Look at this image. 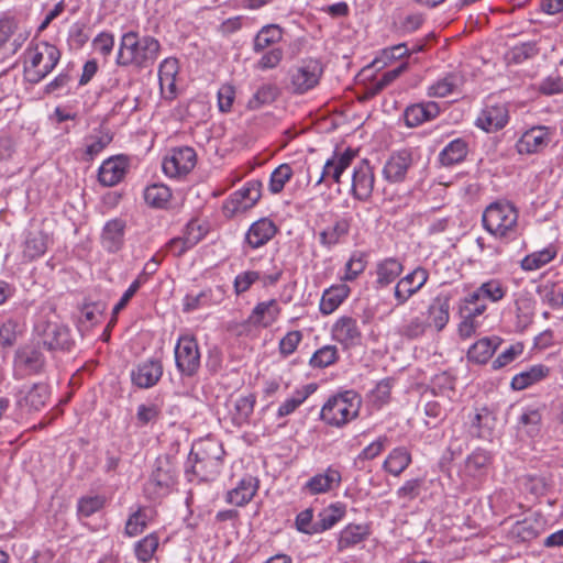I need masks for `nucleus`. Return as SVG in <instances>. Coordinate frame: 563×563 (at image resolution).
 Listing matches in <instances>:
<instances>
[{
  "label": "nucleus",
  "instance_id": "5701e85b",
  "mask_svg": "<svg viewBox=\"0 0 563 563\" xmlns=\"http://www.w3.org/2000/svg\"><path fill=\"white\" fill-rule=\"evenodd\" d=\"M507 122L508 111L504 106L486 107L476 119V125L486 132L498 131Z\"/></svg>",
  "mask_w": 563,
  "mask_h": 563
},
{
  "label": "nucleus",
  "instance_id": "13d9d810",
  "mask_svg": "<svg viewBox=\"0 0 563 563\" xmlns=\"http://www.w3.org/2000/svg\"><path fill=\"white\" fill-rule=\"evenodd\" d=\"M158 548V537L151 533L135 544V555L141 562H148Z\"/></svg>",
  "mask_w": 563,
  "mask_h": 563
},
{
  "label": "nucleus",
  "instance_id": "3c124183",
  "mask_svg": "<svg viewBox=\"0 0 563 563\" xmlns=\"http://www.w3.org/2000/svg\"><path fill=\"white\" fill-rule=\"evenodd\" d=\"M292 168L289 164H282L273 170L269 178L268 189L272 194H279L287 181L292 177Z\"/></svg>",
  "mask_w": 563,
  "mask_h": 563
},
{
  "label": "nucleus",
  "instance_id": "dca6fc26",
  "mask_svg": "<svg viewBox=\"0 0 563 563\" xmlns=\"http://www.w3.org/2000/svg\"><path fill=\"white\" fill-rule=\"evenodd\" d=\"M412 162L411 153L406 150L391 154L383 167L384 178L391 184L404 181Z\"/></svg>",
  "mask_w": 563,
  "mask_h": 563
},
{
  "label": "nucleus",
  "instance_id": "4c0bfd02",
  "mask_svg": "<svg viewBox=\"0 0 563 563\" xmlns=\"http://www.w3.org/2000/svg\"><path fill=\"white\" fill-rule=\"evenodd\" d=\"M402 265L395 258H386L377 264V280L380 287L391 284L401 274Z\"/></svg>",
  "mask_w": 563,
  "mask_h": 563
},
{
  "label": "nucleus",
  "instance_id": "603ef678",
  "mask_svg": "<svg viewBox=\"0 0 563 563\" xmlns=\"http://www.w3.org/2000/svg\"><path fill=\"white\" fill-rule=\"evenodd\" d=\"M409 48L406 43H400L391 47L384 48L380 55L373 60V66L382 68L390 64L391 62L407 56Z\"/></svg>",
  "mask_w": 563,
  "mask_h": 563
},
{
  "label": "nucleus",
  "instance_id": "774afa93",
  "mask_svg": "<svg viewBox=\"0 0 563 563\" xmlns=\"http://www.w3.org/2000/svg\"><path fill=\"white\" fill-rule=\"evenodd\" d=\"M366 267V261L362 254H353L345 264L344 280H354Z\"/></svg>",
  "mask_w": 563,
  "mask_h": 563
},
{
  "label": "nucleus",
  "instance_id": "79ce46f5",
  "mask_svg": "<svg viewBox=\"0 0 563 563\" xmlns=\"http://www.w3.org/2000/svg\"><path fill=\"white\" fill-rule=\"evenodd\" d=\"M316 389L317 386L314 384H308L301 389L296 390L290 398L279 406L277 416L282 418L292 413Z\"/></svg>",
  "mask_w": 563,
  "mask_h": 563
},
{
  "label": "nucleus",
  "instance_id": "473e14b6",
  "mask_svg": "<svg viewBox=\"0 0 563 563\" xmlns=\"http://www.w3.org/2000/svg\"><path fill=\"white\" fill-rule=\"evenodd\" d=\"M355 156L356 152L347 148L343 153H334L333 156L327 161V167L331 172L330 176L333 181L340 184L341 175L352 164Z\"/></svg>",
  "mask_w": 563,
  "mask_h": 563
},
{
  "label": "nucleus",
  "instance_id": "2eb2a0df",
  "mask_svg": "<svg viewBox=\"0 0 563 563\" xmlns=\"http://www.w3.org/2000/svg\"><path fill=\"white\" fill-rule=\"evenodd\" d=\"M375 176L367 159H363L353 170L352 192L358 200H366L374 189Z\"/></svg>",
  "mask_w": 563,
  "mask_h": 563
},
{
  "label": "nucleus",
  "instance_id": "f03ea898",
  "mask_svg": "<svg viewBox=\"0 0 563 563\" xmlns=\"http://www.w3.org/2000/svg\"><path fill=\"white\" fill-rule=\"evenodd\" d=\"M362 399L354 390L331 396L322 406L320 419L331 427L342 428L358 416Z\"/></svg>",
  "mask_w": 563,
  "mask_h": 563
},
{
  "label": "nucleus",
  "instance_id": "423d86ee",
  "mask_svg": "<svg viewBox=\"0 0 563 563\" xmlns=\"http://www.w3.org/2000/svg\"><path fill=\"white\" fill-rule=\"evenodd\" d=\"M176 482V471L168 455L155 460L154 470L145 485V493L150 498L166 495Z\"/></svg>",
  "mask_w": 563,
  "mask_h": 563
},
{
  "label": "nucleus",
  "instance_id": "ddd939ff",
  "mask_svg": "<svg viewBox=\"0 0 563 563\" xmlns=\"http://www.w3.org/2000/svg\"><path fill=\"white\" fill-rule=\"evenodd\" d=\"M41 344H26L15 352L14 364L27 374L41 373L45 366V357Z\"/></svg>",
  "mask_w": 563,
  "mask_h": 563
},
{
  "label": "nucleus",
  "instance_id": "f704fd0d",
  "mask_svg": "<svg viewBox=\"0 0 563 563\" xmlns=\"http://www.w3.org/2000/svg\"><path fill=\"white\" fill-rule=\"evenodd\" d=\"M345 515L344 505L336 503L322 509L318 515V527L314 531L324 532L336 525Z\"/></svg>",
  "mask_w": 563,
  "mask_h": 563
},
{
  "label": "nucleus",
  "instance_id": "ea45409f",
  "mask_svg": "<svg viewBox=\"0 0 563 563\" xmlns=\"http://www.w3.org/2000/svg\"><path fill=\"white\" fill-rule=\"evenodd\" d=\"M111 141L112 134L109 131H98L87 136L84 159L87 162L92 161Z\"/></svg>",
  "mask_w": 563,
  "mask_h": 563
},
{
  "label": "nucleus",
  "instance_id": "49530a36",
  "mask_svg": "<svg viewBox=\"0 0 563 563\" xmlns=\"http://www.w3.org/2000/svg\"><path fill=\"white\" fill-rule=\"evenodd\" d=\"M282 40V29L277 25H266L256 34L254 38V51L260 53L268 46Z\"/></svg>",
  "mask_w": 563,
  "mask_h": 563
},
{
  "label": "nucleus",
  "instance_id": "69168bd1",
  "mask_svg": "<svg viewBox=\"0 0 563 563\" xmlns=\"http://www.w3.org/2000/svg\"><path fill=\"white\" fill-rule=\"evenodd\" d=\"M146 528V520H145V514L142 509L136 510L133 512L126 523L124 532L129 537H135L144 531Z\"/></svg>",
  "mask_w": 563,
  "mask_h": 563
},
{
  "label": "nucleus",
  "instance_id": "4be33fe9",
  "mask_svg": "<svg viewBox=\"0 0 563 563\" xmlns=\"http://www.w3.org/2000/svg\"><path fill=\"white\" fill-rule=\"evenodd\" d=\"M342 481L339 470L329 466L324 473L312 476L305 485L311 495L324 494L338 487Z\"/></svg>",
  "mask_w": 563,
  "mask_h": 563
},
{
  "label": "nucleus",
  "instance_id": "0e129e2a",
  "mask_svg": "<svg viewBox=\"0 0 563 563\" xmlns=\"http://www.w3.org/2000/svg\"><path fill=\"white\" fill-rule=\"evenodd\" d=\"M422 485V478H413L406 481L404 485L397 489L396 495L400 499H405L408 501L413 500L419 496Z\"/></svg>",
  "mask_w": 563,
  "mask_h": 563
},
{
  "label": "nucleus",
  "instance_id": "bf43d9fd",
  "mask_svg": "<svg viewBox=\"0 0 563 563\" xmlns=\"http://www.w3.org/2000/svg\"><path fill=\"white\" fill-rule=\"evenodd\" d=\"M542 415L538 409H529L519 418V426L526 429L529 437H536L540 432Z\"/></svg>",
  "mask_w": 563,
  "mask_h": 563
},
{
  "label": "nucleus",
  "instance_id": "0eeeda50",
  "mask_svg": "<svg viewBox=\"0 0 563 563\" xmlns=\"http://www.w3.org/2000/svg\"><path fill=\"white\" fill-rule=\"evenodd\" d=\"M176 367L183 376H195L200 367V351L194 336H179L175 350Z\"/></svg>",
  "mask_w": 563,
  "mask_h": 563
},
{
  "label": "nucleus",
  "instance_id": "6e6d98bb",
  "mask_svg": "<svg viewBox=\"0 0 563 563\" xmlns=\"http://www.w3.org/2000/svg\"><path fill=\"white\" fill-rule=\"evenodd\" d=\"M278 95V89L274 85H263L253 95V97L249 100L247 107L250 109H258L263 104L273 102Z\"/></svg>",
  "mask_w": 563,
  "mask_h": 563
},
{
  "label": "nucleus",
  "instance_id": "6e6552de",
  "mask_svg": "<svg viewBox=\"0 0 563 563\" xmlns=\"http://www.w3.org/2000/svg\"><path fill=\"white\" fill-rule=\"evenodd\" d=\"M262 181L254 179L233 192L223 203L224 216L231 218L238 212H244L255 206L262 197Z\"/></svg>",
  "mask_w": 563,
  "mask_h": 563
},
{
  "label": "nucleus",
  "instance_id": "a19ab883",
  "mask_svg": "<svg viewBox=\"0 0 563 563\" xmlns=\"http://www.w3.org/2000/svg\"><path fill=\"white\" fill-rule=\"evenodd\" d=\"M162 416V404L147 401L140 404L136 408V426L142 428L147 424H155Z\"/></svg>",
  "mask_w": 563,
  "mask_h": 563
},
{
  "label": "nucleus",
  "instance_id": "37998d69",
  "mask_svg": "<svg viewBox=\"0 0 563 563\" xmlns=\"http://www.w3.org/2000/svg\"><path fill=\"white\" fill-rule=\"evenodd\" d=\"M347 292L345 286L332 287L325 290L320 301V311L323 314L332 313L347 297Z\"/></svg>",
  "mask_w": 563,
  "mask_h": 563
},
{
  "label": "nucleus",
  "instance_id": "c756f323",
  "mask_svg": "<svg viewBox=\"0 0 563 563\" xmlns=\"http://www.w3.org/2000/svg\"><path fill=\"white\" fill-rule=\"evenodd\" d=\"M411 454L405 446L391 450L386 457L383 468L389 474L398 477L410 465Z\"/></svg>",
  "mask_w": 563,
  "mask_h": 563
},
{
  "label": "nucleus",
  "instance_id": "a211bd4d",
  "mask_svg": "<svg viewBox=\"0 0 563 563\" xmlns=\"http://www.w3.org/2000/svg\"><path fill=\"white\" fill-rule=\"evenodd\" d=\"M550 142V133L545 126H534L526 131L516 144L519 154H534L541 152Z\"/></svg>",
  "mask_w": 563,
  "mask_h": 563
},
{
  "label": "nucleus",
  "instance_id": "de8ad7c7",
  "mask_svg": "<svg viewBox=\"0 0 563 563\" xmlns=\"http://www.w3.org/2000/svg\"><path fill=\"white\" fill-rule=\"evenodd\" d=\"M338 360V347L335 345H324L312 354L309 364L313 368H324L334 364Z\"/></svg>",
  "mask_w": 563,
  "mask_h": 563
},
{
  "label": "nucleus",
  "instance_id": "680f3d73",
  "mask_svg": "<svg viewBox=\"0 0 563 563\" xmlns=\"http://www.w3.org/2000/svg\"><path fill=\"white\" fill-rule=\"evenodd\" d=\"M19 29V22L14 16L3 15L0 19V51L10 42Z\"/></svg>",
  "mask_w": 563,
  "mask_h": 563
},
{
  "label": "nucleus",
  "instance_id": "b1692460",
  "mask_svg": "<svg viewBox=\"0 0 563 563\" xmlns=\"http://www.w3.org/2000/svg\"><path fill=\"white\" fill-rule=\"evenodd\" d=\"M439 113L440 108L438 103L433 101L411 104L405 110V123L409 128H415L422 124L423 122L434 119Z\"/></svg>",
  "mask_w": 563,
  "mask_h": 563
},
{
  "label": "nucleus",
  "instance_id": "a18cd8bd",
  "mask_svg": "<svg viewBox=\"0 0 563 563\" xmlns=\"http://www.w3.org/2000/svg\"><path fill=\"white\" fill-rule=\"evenodd\" d=\"M256 397L253 394L241 396L234 400V411H232L233 422L241 426L247 422L253 413Z\"/></svg>",
  "mask_w": 563,
  "mask_h": 563
},
{
  "label": "nucleus",
  "instance_id": "cd10ccee",
  "mask_svg": "<svg viewBox=\"0 0 563 563\" xmlns=\"http://www.w3.org/2000/svg\"><path fill=\"white\" fill-rule=\"evenodd\" d=\"M496 418L487 408L478 410L471 421V433L479 439L488 440L493 435Z\"/></svg>",
  "mask_w": 563,
  "mask_h": 563
},
{
  "label": "nucleus",
  "instance_id": "9d476101",
  "mask_svg": "<svg viewBox=\"0 0 563 563\" xmlns=\"http://www.w3.org/2000/svg\"><path fill=\"white\" fill-rule=\"evenodd\" d=\"M197 155L194 148L183 146L173 148L164 158L162 168L166 176L175 178L187 175L196 165Z\"/></svg>",
  "mask_w": 563,
  "mask_h": 563
},
{
  "label": "nucleus",
  "instance_id": "4468645a",
  "mask_svg": "<svg viewBox=\"0 0 563 563\" xmlns=\"http://www.w3.org/2000/svg\"><path fill=\"white\" fill-rule=\"evenodd\" d=\"M49 398L48 386L37 383L27 389H21L16 398V405L21 410L26 412L40 411L45 407Z\"/></svg>",
  "mask_w": 563,
  "mask_h": 563
},
{
  "label": "nucleus",
  "instance_id": "c03bdc74",
  "mask_svg": "<svg viewBox=\"0 0 563 563\" xmlns=\"http://www.w3.org/2000/svg\"><path fill=\"white\" fill-rule=\"evenodd\" d=\"M555 255V249H541L525 256L520 262V266L523 271H537L550 263Z\"/></svg>",
  "mask_w": 563,
  "mask_h": 563
},
{
  "label": "nucleus",
  "instance_id": "9b49d317",
  "mask_svg": "<svg viewBox=\"0 0 563 563\" xmlns=\"http://www.w3.org/2000/svg\"><path fill=\"white\" fill-rule=\"evenodd\" d=\"M323 73L322 65L317 59H309L302 63L291 74V88L296 93H303L316 87Z\"/></svg>",
  "mask_w": 563,
  "mask_h": 563
},
{
  "label": "nucleus",
  "instance_id": "4d7b16f0",
  "mask_svg": "<svg viewBox=\"0 0 563 563\" xmlns=\"http://www.w3.org/2000/svg\"><path fill=\"white\" fill-rule=\"evenodd\" d=\"M207 233L208 229L202 223L198 220H191L187 223L180 240L185 246H194L198 244Z\"/></svg>",
  "mask_w": 563,
  "mask_h": 563
},
{
  "label": "nucleus",
  "instance_id": "393cba45",
  "mask_svg": "<svg viewBox=\"0 0 563 563\" xmlns=\"http://www.w3.org/2000/svg\"><path fill=\"white\" fill-rule=\"evenodd\" d=\"M126 163L122 156L106 159L98 172L99 181L107 187L115 186L125 174Z\"/></svg>",
  "mask_w": 563,
  "mask_h": 563
},
{
  "label": "nucleus",
  "instance_id": "58836bf2",
  "mask_svg": "<svg viewBox=\"0 0 563 563\" xmlns=\"http://www.w3.org/2000/svg\"><path fill=\"white\" fill-rule=\"evenodd\" d=\"M467 154V145L463 140L450 142L440 153L439 161L443 166H451L462 162Z\"/></svg>",
  "mask_w": 563,
  "mask_h": 563
},
{
  "label": "nucleus",
  "instance_id": "8fccbe9b",
  "mask_svg": "<svg viewBox=\"0 0 563 563\" xmlns=\"http://www.w3.org/2000/svg\"><path fill=\"white\" fill-rule=\"evenodd\" d=\"M427 328V322L421 317L416 316L398 328V334L407 340H416L426 333Z\"/></svg>",
  "mask_w": 563,
  "mask_h": 563
},
{
  "label": "nucleus",
  "instance_id": "e2e57ef3",
  "mask_svg": "<svg viewBox=\"0 0 563 563\" xmlns=\"http://www.w3.org/2000/svg\"><path fill=\"white\" fill-rule=\"evenodd\" d=\"M20 333V325L14 320H7L1 327H0V343L3 347H10L12 346L16 339L18 334Z\"/></svg>",
  "mask_w": 563,
  "mask_h": 563
},
{
  "label": "nucleus",
  "instance_id": "5fc2aeb1",
  "mask_svg": "<svg viewBox=\"0 0 563 563\" xmlns=\"http://www.w3.org/2000/svg\"><path fill=\"white\" fill-rule=\"evenodd\" d=\"M106 498L101 495L82 496L77 504V511L81 517H90L104 507Z\"/></svg>",
  "mask_w": 563,
  "mask_h": 563
},
{
  "label": "nucleus",
  "instance_id": "7ed1b4c3",
  "mask_svg": "<svg viewBox=\"0 0 563 563\" xmlns=\"http://www.w3.org/2000/svg\"><path fill=\"white\" fill-rule=\"evenodd\" d=\"M24 55V77L31 84L44 79L60 59L59 49L47 42L27 47Z\"/></svg>",
  "mask_w": 563,
  "mask_h": 563
},
{
  "label": "nucleus",
  "instance_id": "a878e982",
  "mask_svg": "<svg viewBox=\"0 0 563 563\" xmlns=\"http://www.w3.org/2000/svg\"><path fill=\"white\" fill-rule=\"evenodd\" d=\"M258 489V479L251 475L243 477L238 486L227 494V501L238 507L245 506L255 496Z\"/></svg>",
  "mask_w": 563,
  "mask_h": 563
},
{
  "label": "nucleus",
  "instance_id": "338daca9",
  "mask_svg": "<svg viewBox=\"0 0 563 563\" xmlns=\"http://www.w3.org/2000/svg\"><path fill=\"white\" fill-rule=\"evenodd\" d=\"M296 527L300 532L307 534H317L318 520L313 521V511L308 508L299 512L296 517Z\"/></svg>",
  "mask_w": 563,
  "mask_h": 563
},
{
  "label": "nucleus",
  "instance_id": "39448f33",
  "mask_svg": "<svg viewBox=\"0 0 563 563\" xmlns=\"http://www.w3.org/2000/svg\"><path fill=\"white\" fill-rule=\"evenodd\" d=\"M38 344L48 351H70L75 344L70 330L57 320L40 319L35 324Z\"/></svg>",
  "mask_w": 563,
  "mask_h": 563
},
{
  "label": "nucleus",
  "instance_id": "2f4dec72",
  "mask_svg": "<svg viewBox=\"0 0 563 563\" xmlns=\"http://www.w3.org/2000/svg\"><path fill=\"white\" fill-rule=\"evenodd\" d=\"M499 344V338H483L474 343L467 352V358L478 364H485Z\"/></svg>",
  "mask_w": 563,
  "mask_h": 563
},
{
  "label": "nucleus",
  "instance_id": "e433bc0d",
  "mask_svg": "<svg viewBox=\"0 0 563 563\" xmlns=\"http://www.w3.org/2000/svg\"><path fill=\"white\" fill-rule=\"evenodd\" d=\"M172 198V190L163 184H153L145 188V202L153 208H166Z\"/></svg>",
  "mask_w": 563,
  "mask_h": 563
},
{
  "label": "nucleus",
  "instance_id": "1a4fd4ad",
  "mask_svg": "<svg viewBox=\"0 0 563 563\" xmlns=\"http://www.w3.org/2000/svg\"><path fill=\"white\" fill-rule=\"evenodd\" d=\"M222 448L213 442H208L207 446L198 452H191L190 457H195L192 473L201 479H212L220 472L222 463Z\"/></svg>",
  "mask_w": 563,
  "mask_h": 563
},
{
  "label": "nucleus",
  "instance_id": "6ab92c4d",
  "mask_svg": "<svg viewBox=\"0 0 563 563\" xmlns=\"http://www.w3.org/2000/svg\"><path fill=\"white\" fill-rule=\"evenodd\" d=\"M490 464L492 456L489 452L476 449L464 461L461 474L465 478L481 481L487 475Z\"/></svg>",
  "mask_w": 563,
  "mask_h": 563
},
{
  "label": "nucleus",
  "instance_id": "c9c22d12",
  "mask_svg": "<svg viewBox=\"0 0 563 563\" xmlns=\"http://www.w3.org/2000/svg\"><path fill=\"white\" fill-rule=\"evenodd\" d=\"M368 536L366 526L361 525H349L341 533L338 541V548L340 551L354 547L361 543Z\"/></svg>",
  "mask_w": 563,
  "mask_h": 563
},
{
  "label": "nucleus",
  "instance_id": "c85d7f7f",
  "mask_svg": "<svg viewBox=\"0 0 563 563\" xmlns=\"http://www.w3.org/2000/svg\"><path fill=\"white\" fill-rule=\"evenodd\" d=\"M505 295L506 288L503 284L497 279H490L483 283L476 291L470 294L468 297L465 298V301L467 303H476L481 298H485L493 302H497L501 300Z\"/></svg>",
  "mask_w": 563,
  "mask_h": 563
},
{
  "label": "nucleus",
  "instance_id": "72a5a7b5",
  "mask_svg": "<svg viewBox=\"0 0 563 563\" xmlns=\"http://www.w3.org/2000/svg\"><path fill=\"white\" fill-rule=\"evenodd\" d=\"M279 311L280 309L277 301L275 299H271L268 301L257 303L253 310L252 318L254 323H258L263 327H269L276 321Z\"/></svg>",
  "mask_w": 563,
  "mask_h": 563
},
{
  "label": "nucleus",
  "instance_id": "20e7f679",
  "mask_svg": "<svg viewBox=\"0 0 563 563\" xmlns=\"http://www.w3.org/2000/svg\"><path fill=\"white\" fill-rule=\"evenodd\" d=\"M482 220L490 234L510 238L517 233L518 210L508 201H496L486 207Z\"/></svg>",
  "mask_w": 563,
  "mask_h": 563
},
{
  "label": "nucleus",
  "instance_id": "f8f14e48",
  "mask_svg": "<svg viewBox=\"0 0 563 563\" xmlns=\"http://www.w3.org/2000/svg\"><path fill=\"white\" fill-rule=\"evenodd\" d=\"M331 334L344 349L357 345L362 338L356 319L349 316H342L333 323Z\"/></svg>",
  "mask_w": 563,
  "mask_h": 563
},
{
  "label": "nucleus",
  "instance_id": "09e8293b",
  "mask_svg": "<svg viewBox=\"0 0 563 563\" xmlns=\"http://www.w3.org/2000/svg\"><path fill=\"white\" fill-rule=\"evenodd\" d=\"M461 84V77L457 74H449L444 78L433 84L428 91L430 97L443 98L452 93Z\"/></svg>",
  "mask_w": 563,
  "mask_h": 563
},
{
  "label": "nucleus",
  "instance_id": "864d4df0",
  "mask_svg": "<svg viewBox=\"0 0 563 563\" xmlns=\"http://www.w3.org/2000/svg\"><path fill=\"white\" fill-rule=\"evenodd\" d=\"M349 222L346 220H339L332 227L328 228L321 233V241L324 244H339L344 243V238L349 233Z\"/></svg>",
  "mask_w": 563,
  "mask_h": 563
},
{
  "label": "nucleus",
  "instance_id": "412c9836",
  "mask_svg": "<svg viewBox=\"0 0 563 563\" xmlns=\"http://www.w3.org/2000/svg\"><path fill=\"white\" fill-rule=\"evenodd\" d=\"M450 299L449 294H439L428 307V327H433L441 332L450 320Z\"/></svg>",
  "mask_w": 563,
  "mask_h": 563
},
{
  "label": "nucleus",
  "instance_id": "052dcab7",
  "mask_svg": "<svg viewBox=\"0 0 563 563\" xmlns=\"http://www.w3.org/2000/svg\"><path fill=\"white\" fill-rule=\"evenodd\" d=\"M124 223L121 220L109 221L102 233V240L106 244H121L123 243Z\"/></svg>",
  "mask_w": 563,
  "mask_h": 563
},
{
  "label": "nucleus",
  "instance_id": "bb28decb",
  "mask_svg": "<svg viewBox=\"0 0 563 563\" xmlns=\"http://www.w3.org/2000/svg\"><path fill=\"white\" fill-rule=\"evenodd\" d=\"M277 233L275 223L262 218L254 222L246 233V240L250 246H262L267 243Z\"/></svg>",
  "mask_w": 563,
  "mask_h": 563
},
{
  "label": "nucleus",
  "instance_id": "aec40b11",
  "mask_svg": "<svg viewBox=\"0 0 563 563\" xmlns=\"http://www.w3.org/2000/svg\"><path fill=\"white\" fill-rule=\"evenodd\" d=\"M163 375V365L159 361L148 360L136 366L131 373V379L140 388H150L158 383Z\"/></svg>",
  "mask_w": 563,
  "mask_h": 563
},
{
  "label": "nucleus",
  "instance_id": "f257e3e1",
  "mask_svg": "<svg viewBox=\"0 0 563 563\" xmlns=\"http://www.w3.org/2000/svg\"><path fill=\"white\" fill-rule=\"evenodd\" d=\"M161 49L159 42L152 36L139 37L135 32L123 34L117 56L120 66L148 68L155 64Z\"/></svg>",
  "mask_w": 563,
  "mask_h": 563
},
{
  "label": "nucleus",
  "instance_id": "7c9ffc66",
  "mask_svg": "<svg viewBox=\"0 0 563 563\" xmlns=\"http://www.w3.org/2000/svg\"><path fill=\"white\" fill-rule=\"evenodd\" d=\"M549 367L542 364L532 365L527 371L520 372L511 379V387L515 390H522L530 385L545 378L549 375Z\"/></svg>",
  "mask_w": 563,
  "mask_h": 563
},
{
  "label": "nucleus",
  "instance_id": "f3484780",
  "mask_svg": "<svg viewBox=\"0 0 563 563\" xmlns=\"http://www.w3.org/2000/svg\"><path fill=\"white\" fill-rule=\"evenodd\" d=\"M428 280V272L418 267L410 274L401 278L395 286L394 296L397 306L404 305L412 295H415Z\"/></svg>",
  "mask_w": 563,
  "mask_h": 563
}]
</instances>
